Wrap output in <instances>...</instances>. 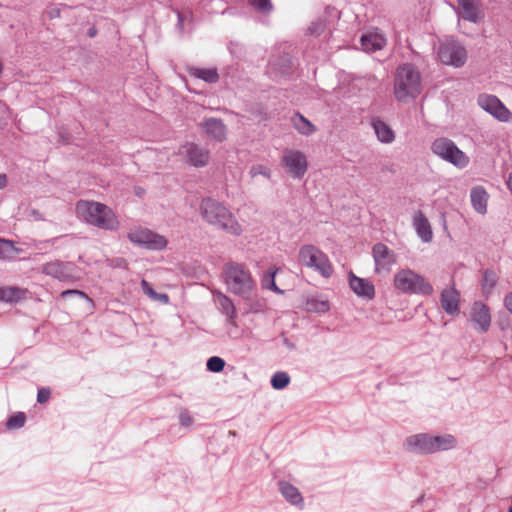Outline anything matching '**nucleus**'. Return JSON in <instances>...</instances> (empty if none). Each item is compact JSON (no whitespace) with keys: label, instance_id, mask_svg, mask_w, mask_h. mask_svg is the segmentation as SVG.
Here are the masks:
<instances>
[{"label":"nucleus","instance_id":"1","mask_svg":"<svg viewBox=\"0 0 512 512\" xmlns=\"http://www.w3.org/2000/svg\"><path fill=\"white\" fill-rule=\"evenodd\" d=\"M199 212L202 219L218 230L234 236L243 233V227L231 210L218 200L205 197L201 200Z\"/></svg>","mask_w":512,"mask_h":512},{"label":"nucleus","instance_id":"2","mask_svg":"<svg viewBox=\"0 0 512 512\" xmlns=\"http://www.w3.org/2000/svg\"><path fill=\"white\" fill-rule=\"evenodd\" d=\"M402 446L404 451L410 454L430 455L454 449L457 446V440L451 434L417 433L407 436Z\"/></svg>","mask_w":512,"mask_h":512},{"label":"nucleus","instance_id":"3","mask_svg":"<svg viewBox=\"0 0 512 512\" xmlns=\"http://www.w3.org/2000/svg\"><path fill=\"white\" fill-rule=\"evenodd\" d=\"M223 276L228 292L246 300L254 294L256 280L246 265L229 261L223 267Z\"/></svg>","mask_w":512,"mask_h":512},{"label":"nucleus","instance_id":"4","mask_svg":"<svg viewBox=\"0 0 512 512\" xmlns=\"http://www.w3.org/2000/svg\"><path fill=\"white\" fill-rule=\"evenodd\" d=\"M76 214L80 220L102 230L114 231L119 226V221L112 209L99 202L78 201Z\"/></svg>","mask_w":512,"mask_h":512},{"label":"nucleus","instance_id":"5","mask_svg":"<svg viewBox=\"0 0 512 512\" xmlns=\"http://www.w3.org/2000/svg\"><path fill=\"white\" fill-rule=\"evenodd\" d=\"M421 92V75L412 64L399 66L395 73L394 94L398 101L406 102Z\"/></svg>","mask_w":512,"mask_h":512},{"label":"nucleus","instance_id":"6","mask_svg":"<svg viewBox=\"0 0 512 512\" xmlns=\"http://www.w3.org/2000/svg\"><path fill=\"white\" fill-rule=\"evenodd\" d=\"M393 286L408 295L429 296L434 291L428 279L410 268L400 269L394 274Z\"/></svg>","mask_w":512,"mask_h":512},{"label":"nucleus","instance_id":"7","mask_svg":"<svg viewBox=\"0 0 512 512\" xmlns=\"http://www.w3.org/2000/svg\"><path fill=\"white\" fill-rule=\"evenodd\" d=\"M299 261L302 265L313 269L325 278L333 273L328 256L314 245H304L299 249Z\"/></svg>","mask_w":512,"mask_h":512},{"label":"nucleus","instance_id":"8","mask_svg":"<svg viewBox=\"0 0 512 512\" xmlns=\"http://www.w3.org/2000/svg\"><path fill=\"white\" fill-rule=\"evenodd\" d=\"M432 152L442 160L463 169L469 164V157L448 138H437L431 145Z\"/></svg>","mask_w":512,"mask_h":512},{"label":"nucleus","instance_id":"9","mask_svg":"<svg viewBox=\"0 0 512 512\" xmlns=\"http://www.w3.org/2000/svg\"><path fill=\"white\" fill-rule=\"evenodd\" d=\"M437 55L439 60L453 67H462L467 60L465 47L453 38L445 39L440 42Z\"/></svg>","mask_w":512,"mask_h":512},{"label":"nucleus","instance_id":"10","mask_svg":"<svg viewBox=\"0 0 512 512\" xmlns=\"http://www.w3.org/2000/svg\"><path fill=\"white\" fill-rule=\"evenodd\" d=\"M127 238L134 244L144 247L148 250H163L167 246V240L147 228L136 227L131 229Z\"/></svg>","mask_w":512,"mask_h":512},{"label":"nucleus","instance_id":"11","mask_svg":"<svg viewBox=\"0 0 512 512\" xmlns=\"http://www.w3.org/2000/svg\"><path fill=\"white\" fill-rule=\"evenodd\" d=\"M281 164L286 173L294 179H302L308 170L307 157L296 149H285L281 156Z\"/></svg>","mask_w":512,"mask_h":512},{"label":"nucleus","instance_id":"12","mask_svg":"<svg viewBox=\"0 0 512 512\" xmlns=\"http://www.w3.org/2000/svg\"><path fill=\"white\" fill-rule=\"evenodd\" d=\"M42 273L61 282H72L79 279L76 267L71 262L54 260L45 263L41 268Z\"/></svg>","mask_w":512,"mask_h":512},{"label":"nucleus","instance_id":"13","mask_svg":"<svg viewBox=\"0 0 512 512\" xmlns=\"http://www.w3.org/2000/svg\"><path fill=\"white\" fill-rule=\"evenodd\" d=\"M477 103L484 111L500 122H509L512 119L510 110L494 95L481 94Z\"/></svg>","mask_w":512,"mask_h":512},{"label":"nucleus","instance_id":"14","mask_svg":"<svg viewBox=\"0 0 512 512\" xmlns=\"http://www.w3.org/2000/svg\"><path fill=\"white\" fill-rule=\"evenodd\" d=\"M372 255L375 263V272L388 274L396 263V254L383 243L373 246Z\"/></svg>","mask_w":512,"mask_h":512},{"label":"nucleus","instance_id":"15","mask_svg":"<svg viewBox=\"0 0 512 512\" xmlns=\"http://www.w3.org/2000/svg\"><path fill=\"white\" fill-rule=\"evenodd\" d=\"M469 321L476 332H488L491 326L489 307L480 301L474 302L469 311Z\"/></svg>","mask_w":512,"mask_h":512},{"label":"nucleus","instance_id":"16","mask_svg":"<svg viewBox=\"0 0 512 512\" xmlns=\"http://www.w3.org/2000/svg\"><path fill=\"white\" fill-rule=\"evenodd\" d=\"M179 154L184 156L189 164L194 167H204L209 162V151L195 143H186L179 149Z\"/></svg>","mask_w":512,"mask_h":512},{"label":"nucleus","instance_id":"17","mask_svg":"<svg viewBox=\"0 0 512 512\" xmlns=\"http://www.w3.org/2000/svg\"><path fill=\"white\" fill-rule=\"evenodd\" d=\"M278 489L289 504L298 509L304 508V498L296 486L288 481L281 480L278 482Z\"/></svg>","mask_w":512,"mask_h":512},{"label":"nucleus","instance_id":"18","mask_svg":"<svg viewBox=\"0 0 512 512\" xmlns=\"http://www.w3.org/2000/svg\"><path fill=\"white\" fill-rule=\"evenodd\" d=\"M349 285L352 291L359 297L371 300L375 295V288L372 282L367 279L349 274Z\"/></svg>","mask_w":512,"mask_h":512},{"label":"nucleus","instance_id":"19","mask_svg":"<svg viewBox=\"0 0 512 512\" xmlns=\"http://www.w3.org/2000/svg\"><path fill=\"white\" fill-rule=\"evenodd\" d=\"M361 47L365 52H375L386 46L387 40L379 30L363 34L360 39Z\"/></svg>","mask_w":512,"mask_h":512},{"label":"nucleus","instance_id":"20","mask_svg":"<svg viewBox=\"0 0 512 512\" xmlns=\"http://www.w3.org/2000/svg\"><path fill=\"white\" fill-rule=\"evenodd\" d=\"M205 134L212 140L221 142L226 138V126L222 120L217 118H207L201 123Z\"/></svg>","mask_w":512,"mask_h":512},{"label":"nucleus","instance_id":"21","mask_svg":"<svg viewBox=\"0 0 512 512\" xmlns=\"http://www.w3.org/2000/svg\"><path fill=\"white\" fill-rule=\"evenodd\" d=\"M457 4L460 17L472 23L481 20V10L476 0H457Z\"/></svg>","mask_w":512,"mask_h":512},{"label":"nucleus","instance_id":"22","mask_svg":"<svg viewBox=\"0 0 512 512\" xmlns=\"http://www.w3.org/2000/svg\"><path fill=\"white\" fill-rule=\"evenodd\" d=\"M441 305L444 311L453 315L459 311V292L455 287H447L441 293Z\"/></svg>","mask_w":512,"mask_h":512},{"label":"nucleus","instance_id":"23","mask_svg":"<svg viewBox=\"0 0 512 512\" xmlns=\"http://www.w3.org/2000/svg\"><path fill=\"white\" fill-rule=\"evenodd\" d=\"M371 126L381 143L390 144L395 140V133L392 128L379 118L371 119Z\"/></svg>","mask_w":512,"mask_h":512},{"label":"nucleus","instance_id":"24","mask_svg":"<svg viewBox=\"0 0 512 512\" xmlns=\"http://www.w3.org/2000/svg\"><path fill=\"white\" fill-rule=\"evenodd\" d=\"M413 225L415 227L417 235L423 242H431L433 238L432 229L430 223L428 222L427 218L424 216L422 212L418 211L414 215Z\"/></svg>","mask_w":512,"mask_h":512},{"label":"nucleus","instance_id":"25","mask_svg":"<svg viewBox=\"0 0 512 512\" xmlns=\"http://www.w3.org/2000/svg\"><path fill=\"white\" fill-rule=\"evenodd\" d=\"M217 301L221 312L226 316L227 324L237 327V312L232 300L227 295L218 292Z\"/></svg>","mask_w":512,"mask_h":512},{"label":"nucleus","instance_id":"26","mask_svg":"<svg viewBox=\"0 0 512 512\" xmlns=\"http://www.w3.org/2000/svg\"><path fill=\"white\" fill-rule=\"evenodd\" d=\"M470 198L474 210L479 214H486L489 196L485 188L482 186L473 187L470 191Z\"/></svg>","mask_w":512,"mask_h":512},{"label":"nucleus","instance_id":"27","mask_svg":"<svg viewBox=\"0 0 512 512\" xmlns=\"http://www.w3.org/2000/svg\"><path fill=\"white\" fill-rule=\"evenodd\" d=\"M290 123L293 128L303 136H310L317 130L316 126L299 112H295L291 116Z\"/></svg>","mask_w":512,"mask_h":512},{"label":"nucleus","instance_id":"28","mask_svg":"<svg viewBox=\"0 0 512 512\" xmlns=\"http://www.w3.org/2000/svg\"><path fill=\"white\" fill-rule=\"evenodd\" d=\"M27 289L17 286L0 287V301L5 303L17 302L25 299Z\"/></svg>","mask_w":512,"mask_h":512},{"label":"nucleus","instance_id":"29","mask_svg":"<svg viewBox=\"0 0 512 512\" xmlns=\"http://www.w3.org/2000/svg\"><path fill=\"white\" fill-rule=\"evenodd\" d=\"M191 76L201 79L207 83H216L219 80L218 71L215 68H196L189 69Z\"/></svg>","mask_w":512,"mask_h":512},{"label":"nucleus","instance_id":"30","mask_svg":"<svg viewBox=\"0 0 512 512\" xmlns=\"http://www.w3.org/2000/svg\"><path fill=\"white\" fill-rule=\"evenodd\" d=\"M141 287L143 292L152 300L159 301L163 304L169 303V296L166 293H157L145 279L141 281Z\"/></svg>","mask_w":512,"mask_h":512},{"label":"nucleus","instance_id":"31","mask_svg":"<svg viewBox=\"0 0 512 512\" xmlns=\"http://www.w3.org/2000/svg\"><path fill=\"white\" fill-rule=\"evenodd\" d=\"M271 386L276 390L286 388L290 383V376L287 372L278 371L271 377Z\"/></svg>","mask_w":512,"mask_h":512},{"label":"nucleus","instance_id":"32","mask_svg":"<svg viewBox=\"0 0 512 512\" xmlns=\"http://www.w3.org/2000/svg\"><path fill=\"white\" fill-rule=\"evenodd\" d=\"M26 422V415L24 412H17L9 417L6 423V427L9 430L19 429L24 426Z\"/></svg>","mask_w":512,"mask_h":512},{"label":"nucleus","instance_id":"33","mask_svg":"<svg viewBox=\"0 0 512 512\" xmlns=\"http://www.w3.org/2000/svg\"><path fill=\"white\" fill-rule=\"evenodd\" d=\"M248 1H249V4L256 11H258L261 14H269L273 9L271 0H248Z\"/></svg>","mask_w":512,"mask_h":512},{"label":"nucleus","instance_id":"34","mask_svg":"<svg viewBox=\"0 0 512 512\" xmlns=\"http://www.w3.org/2000/svg\"><path fill=\"white\" fill-rule=\"evenodd\" d=\"M275 275L276 271H269L262 280V285L264 288L270 289L278 294H282L283 291L279 289L275 283Z\"/></svg>","mask_w":512,"mask_h":512},{"label":"nucleus","instance_id":"35","mask_svg":"<svg viewBox=\"0 0 512 512\" xmlns=\"http://www.w3.org/2000/svg\"><path fill=\"white\" fill-rule=\"evenodd\" d=\"M10 240L0 239V259L9 258L12 252H18Z\"/></svg>","mask_w":512,"mask_h":512},{"label":"nucleus","instance_id":"36","mask_svg":"<svg viewBox=\"0 0 512 512\" xmlns=\"http://www.w3.org/2000/svg\"><path fill=\"white\" fill-rule=\"evenodd\" d=\"M206 366L209 371L218 373L224 369L225 361L218 356H213L208 359Z\"/></svg>","mask_w":512,"mask_h":512},{"label":"nucleus","instance_id":"37","mask_svg":"<svg viewBox=\"0 0 512 512\" xmlns=\"http://www.w3.org/2000/svg\"><path fill=\"white\" fill-rule=\"evenodd\" d=\"M249 173L252 178H254L258 175H262V176L266 177L267 179H269L271 177L270 169L267 166L262 165V164L253 165L251 167Z\"/></svg>","mask_w":512,"mask_h":512},{"label":"nucleus","instance_id":"38","mask_svg":"<svg viewBox=\"0 0 512 512\" xmlns=\"http://www.w3.org/2000/svg\"><path fill=\"white\" fill-rule=\"evenodd\" d=\"M496 284V275L493 271L486 270L483 274V289L491 290Z\"/></svg>","mask_w":512,"mask_h":512},{"label":"nucleus","instance_id":"39","mask_svg":"<svg viewBox=\"0 0 512 512\" xmlns=\"http://www.w3.org/2000/svg\"><path fill=\"white\" fill-rule=\"evenodd\" d=\"M326 28V23L323 20L312 22L308 28L311 35H320Z\"/></svg>","mask_w":512,"mask_h":512},{"label":"nucleus","instance_id":"40","mask_svg":"<svg viewBox=\"0 0 512 512\" xmlns=\"http://www.w3.org/2000/svg\"><path fill=\"white\" fill-rule=\"evenodd\" d=\"M308 305L310 306L309 309L317 313H324L329 310V304L327 301L312 302L308 303Z\"/></svg>","mask_w":512,"mask_h":512},{"label":"nucleus","instance_id":"41","mask_svg":"<svg viewBox=\"0 0 512 512\" xmlns=\"http://www.w3.org/2000/svg\"><path fill=\"white\" fill-rule=\"evenodd\" d=\"M179 424L183 427H189L193 424V418L187 410H183L179 414Z\"/></svg>","mask_w":512,"mask_h":512},{"label":"nucleus","instance_id":"42","mask_svg":"<svg viewBox=\"0 0 512 512\" xmlns=\"http://www.w3.org/2000/svg\"><path fill=\"white\" fill-rule=\"evenodd\" d=\"M51 396L50 388H40L37 393V401L39 403H45Z\"/></svg>","mask_w":512,"mask_h":512},{"label":"nucleus","instance_id":"43","mask_svg":"<svg viewBox=\"0 0 512 512\" xmlns=\"http://www.w3.org/2000/svg\"><path fill=\"white\" fill-rule=\"evenodd\" d=\"M70 295H77V296H79L81 298H84V299H87V300L91 301L84 292L79 291V290H66V291H63L61 293V297L62 298H67Z\"/></svg>","mask_w":512,"mask_h":512},{"label":"nucleus","instance_id":"44","mask_svg":"<svg viewBox=\"0 0 512 512\" xmlns=\"http://www.w3.org/2000/svg\"><path fill=\"white\" fill-rule=\"evenodd\" d=\"M506 309L512 314V292L508 293L504 298Z\"/></svg>","mask_w":512,"mask_h":512},{"label":"nucleus","instance_id":"45","mask_svg":"<svg viewBox=\"0 0 512 512\" xmlns=\"http://www.w3.org/2000/svg\"><path fill=\"white\" fill-rule=\"evenodd\" d=\"M7 184V177L5 174H0V189L4 188Z\"/></svg>","mask_w":512,"mask_h":512},{"label":"nucleus","instance_id":"46","mask_svg":"<svg viewBox=\"0 0 512 512\" xmlns=\"http://www.w3.org/2000/svg\"><path fill=\"white\" fill-rule=\"evenodd\" d=\"M290 68H291L290 64L289 65H285V66H283L282 68L279 69V72L281 74H287V73H289Z\"/></svg>","mask_w":512,"mask_h":512},{"label":"nucleus","instance_id":"47","mask_svg":"<svg viewBox=\"0 0 512 512\" xmlns=\"http://www.w3.org/2000/svg\"><path fill=\"white\" fill-rule=\"evenodd\" d=\"M507 186H508V189L510 190L511 194H512V172L509 174L508 176V179H507Z\"/></svg>","mask_w":512,"mask_h":512},{"label":"nucleus","instance_id":"48","mask_svg":"<svg viewBox=\"0 0 512 512\" xmlns=\"http://www.w3.org/2000/svg\"><path fill=\"white\" fill-rule=\"evenodd\" d=\"M178 27L180 29H182V26H183V18H182V15L180 13H178Z\"/></svg>","mask_w":512,"mask_h":512},{"label":"nucleus","instance_id":"49","mask_svg":"<svg viewBox=\"0 0 512 512\" xmlns=\"http://www.w3.org/2000/svg\"><path fill=\"white\" fill-rule=\"evenodd\" d=\"M327 11L333 12L335 14V16H337V14H338L335 8H327Z\"/></svg>","mask_w":512,"mask_h":512},{"label":"nucleus","instance_id":"50","mask_svg":"<svg viewBox=\"0 0 512 512\" xmlns=\"http://www.w3.org/2000/svg\"><path fill=\"white\" fill-rule=\"evenodd\" d=\"M89 35H90L91 37L95 36V31H94V30H90V31H89Z\"/></svg>","mask_w":512,"mask_h":512},{"label":"nucleus","instance_id":"51","mask_svg":"<svg viewBox=\"0 0 512 512\" xmlns=\"http://www.w3.org/2000/svg\"><path fill=\"white\" fill-rule=\"evenodd\" d=\"M270 66L276 69L277 64L275 62H270Z\"/></svg>","mask_w":512,"mask_h":512},{"label":"nucleus","instance_id":"52","mask_svg":"<svg viewBox=\"0 0 512 512\" xmlns=\"http://www.w3.org/2000/svg\"><path fill=\"white\" fill-rule=\"evenodd\" d=\"M508 512H512V506L509 508Z\"/></svg>","mask_w":512,"mask_h":512}]
</instances>
